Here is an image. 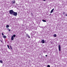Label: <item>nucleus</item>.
Returning <instances> with one entry per match:
<instances>
[{"label":"nucleus","instance_id":"nucleus-1","mask_svg":"<svg viewBox=\"0 0 67 67\" xmlns=\"http://www.w3.org/2000/svg\"><path fill=\"white\" fill-rule=\"evenodd\" d=\"M9 13L10 14H12V15H13V13H14V11L13 10H10L9 11Z\"/></svg>","mask_w":67,"mask_h":67},{"label":"nucleus","instance_id":"nucleus-2","mask_svg":"<svg viewBox=\"0 0 67 67\" xmlns=\"http://www.w3.org/2000/svg\"><path fill=\"white\" fill-rule=\"evenodd\" d=\"M17 14L18 13H17L14 12L13 14V15H14L15 16H16V15H17Z\"/></svg>","mask_w":67,"mask_h":67},{"label":"nucleus","instance_id":"nucleus-3","mask_svg":"<svg viewBox=\"0 0 67 67\" xmlns=\"http://www.w3.org/2000/svg\"><path fill=\"white\" fill-rule=\"evenodd\" d=\"M58 46L59 51H60V49H61V48L60 47V45L59 44Z\"/></svg>","mask_w":67,"mask_h":67},{"label":"nucleus","instance_id":"nucleus-4","mask_svg":"<svg viewBox=\"0 0 67 67\" xmlns=\"http://www.w3.org/2000/svg\"><path fill=\"white\" fill-rule=\"evenodd\" d=\"M26 37H28V38H30V36H29V35L28 34H27L26 35Z\"/></svg>","mask_w":67,"mask_h":67},{"label":"nucleus","instance_id":"nucleus-5","mask_svg":"<svg viewBox=\"0 0 67 67\" xmlns=\"http://www.w3.org/2000/svg\"><path fill=\"white\" fill-rule=\"evenodd\" d=\"M54 8L50 12V13H53V11H54Z\"/></svg>","mask_w":67,"mask_h":67},{"label":"nucleus","instance_id":"nucleus-6","mask_svg":"<svg viewBox=\"0 0 67 67\" xmlns=\"http://www.w3.org/2000/svg\"><path fill=\"white\" fill-rule=\"evenodd\" d=\"M3 38H6V37H7V36H5V35H3Z\"/></svg>","mask_w":67,"mask_h":67},{"label":"nucleus","instance_id":"nucleus-7","mask_svg":"<svg viewBox=\"0 0 67 67\" xmlns=\"http://www.w3.org/2000/svg\"><path fill=\"white\" fill-rule=\"evenodd\" d=\"M13 39H14V37H13V36H12L11 37V40L12 41H13Z\"/></svg>","mask_w":67,"mask_h":67},{"label":"nucleus","instance_id":"nucleus-8","mask_svg":"<svg viewBox=\"0 0 67 67\" xmlns=\"http://www.w3.org/2000/svg\"><path fill=\"white\" fill-rule=\"evenodd\" d=\"M57 35H56V34H54L53 35V36L54 37H56Z\"/></svg>","mask_w":67,"mask_h":67},{"label":"nucleus","instance_id":"nucleus-9","mask_svg":"<svg viewBox=\"0 0 67 67\" xmlns=\"http://www.w3.org/2000/svg\"><path fill=\"white\" fill-rule=\"evenodd\" d=\"M41 42H45V41H44V40H43L41 41Z\"/></svg>","mask_w":67,"mask_h":67},{"label":"nucleus","instance_id":"nucleus-10","mask_svg":"<svg viewBox=\"0 0 67 67\" xmlns=\"http://www.w3.org/2000/svg\"><path fill=\"white\" fill-rule=\"evenodd\" d=\"M42 21H43V22H46V20H42Z\"/></svg>","mask_w":67,"mask_h":67},{"label":"nucleus","instance_id":"nucleus-11","mask_svg":"<svg viewBox=\"0 0 67 67\" xmlns=\"http://www.w3.org/2000/svg\"><path fill=\"white\" fill-rule=\"evenodd\" d=\"M13 4H14V3H15V1H13Z\"/></svg>","mask_w":67,"mask_h":67},{"label":"nucleus","instance_id":"nucleus-12","mask_svg":"<svg viewBox=\"0 0 67 67\" xmlns=\"http://www.w3.org/2000/svg\"><path fill=\"white\" fill-rule=\"evenodd\" d=\"M9 27V25H6V27H7V28H8V27Z\"/></svg>","mask_w":67,"mask_h":67},{"label":"nucleus","instance_id":"nucleus-13","mask_svg":"<svg viewBox=\"0 0 67 67\" xmlns=\"http://www.w3.org/2000/svg\"><path fill=\"white\" fill-rule=\"evenodd\" d=\"M7 46L8 48H9V49H10V48H9V45H7Z\"/></svg>","mask_w":67,"mask_h":67},{"label":"nucleus","instance_id":"nucleus-14","mask_svg":"<svg viewBox=\"0 0 67 67\" xmlns=\"http://www.w3.org/2000/svg\"><path fill=\"white\" fill-rule=\"evenodd\" d=\"M2 61V60H0V63H3Z\"/></svg>","mask_w":67,"mask_h":67},{"label":"nucleus","instance_id":"nucleus-15","mask_svg":"<svg viewBox=\"0 0 67 67\" xmlns=\"http://www.w3.org/2000/svg\"><path fill=\"white\" fill-rule=\"evenodd\" d=\"M16 35H13V37H15Z\"/></svg>","mask_w":67,"mask_h":67},{"label":"nucleus","instance_id":"nucleus-16","mask_svg":"<svg viewBox=\"0 0 67 67\" xmlns=\"http://www.w3.org/2000/svg\"><path fill=\"white\" fill-rule=\"evenodd\" d=\"M47 67H50V65H48Z\"/></svg>","mask_w":67,"mask_h":67},{"label":"nucleus","instance_id":"nucleus-17","mask_svg":"<svg viewBox=\"0 0 67 67\" xmlns=\"http://www.w3.org/2000/svg\"><path fill=\"white\" fill-rule=\"evenodd\" d=\"M10 47L12 50V47L11 46H10Z\"/></svg>","mask_w":67,"mask_h":67},{"label":"nucleus","instance_id":"nucleus-18","mask_svg":"<svg viewBox=\"0 0 67 67\" xmlns=\"http://www.w3.org/2000/svg\"><path fill=\"white\" fill-rule=\"evenodd\" d=\"M44 53H46V51H44Z\"/></svg>","mask_w":67,"mask_h":67},{"label":"nucleus","instance_id":"nucleus-19","mask_svg":"<svg viewBox=\"0 0 67 67\" xmlns=\"http://www.w3.org/2000/svg\"><path fill=\"white\" fill-rule=\"evenodd\" d=\"M8 30L9 32H10V31H11V30L8 29Z\"/></svg>","mask_w":67,"mask_h":67},{"label":"nucleus","instance_id":"nucleus-20","mask_svg":"<svg viewBox=\"0 0 67 67\" xmlns=\"http://www.w3.org/2000/svg\"><path fill=\"white\" fill-rule=\"evenodd\" d=\"M2 35H4L3 33H2Z\"/></svg>","mask_w":67,"mask_h":67},{"label":"nucleus","instance_id":"nucleus-21","mask_svg":"<svg viewBox=\"0 0 67 67\" xmlns=\"http://www.w3.org/2000/svg\"><path fill=\"white\" fill-rule=\"evenodd\" d=\"M42 43H45V42H42Z\"/></svg>","mask_w":67,"mask_h":67},{"label":"nucleus","instance_id":"nucleus-22","mask_svg":"<svg viewBox=\"0 0 67 67\" xmlns=\"http://www.w3.org/2000/svg\"><path fill=\"white\" fill-rule=\"evenodd\" d=\"M47 55H46V57H47Z\"/></svg>","mask_w":67,"mask_h":67},{"label":"nucleus","instance_id":"nucleus-23","mask_svg":"<svg viewBox=\"0 0 67 67\" xmlns=\"http://www.w3.org/2000/svg\"><path fill=\"white\" fill-rule=\"evenodd\" d=\"M44 1H45L46 0H43Z\"/></svg>","mask_w":67,"mask_h":67},{"label":"nucleus","instance_id":"nucleus-24","mask_svg":"<svg viewBox=\"0 0 67 67\" xmlns=\"http://www.w3.org/2000/svg\"><path fill=\"white\" fill-rule=\"evenodd\" d=\"M51 14H50V15H51Z\"/></svg>","mask_w":67,"mask_h":67},{"label":"nucleus","instance_id":"nucleus-25","mask_svg":"<svg viewBox=\"0 0 67 67\" xmlns=\"http://www.w3.org/2000/svg\"><path fill=\"white\" fill-rule=\"evenodd\" d=\"M8 29V30H9V28L8 29Z\"/></svg>","mask_w":67,"mask_h":67}]
</instances>
